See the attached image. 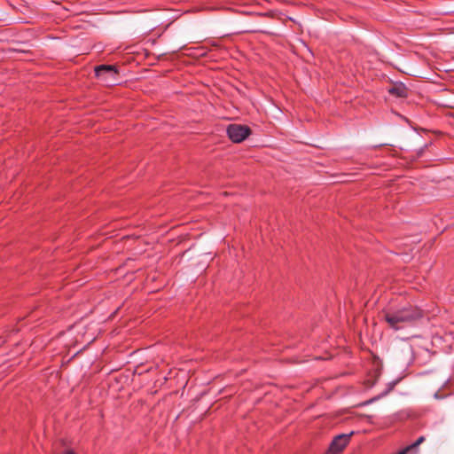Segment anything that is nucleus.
<instances>
[{"label": "nucleus", "mask_w": 454, "mask_h": 454, "mask_svg": "<svg viewBox=\"0 0 454 454\" xmlns=\"http://www.w3.org/2000/svg\"><path fill=\"white\" fill-rule=\"evenodd\" d=\"M421 317L422 310L411 305L401 307L395 310L388 309L384 315L387 323L395 330H399Z\"/></svg>", "instance_id": "obj_1"}, {"label": "nucleus", "mask_w": 454, "mask_h": 454, "mask_svg": "<svg viewBox=\"0 0 454 454\" xmlns=\"http://www.w3.org/2000/svg\"><path fill=\"white\" fill-rule=\"evenodd\" d=\"M96 76L107 86L118 83V71L114 66L102 65L95 68Z\"/></svg>", "instance_id": "obj_2"}, {"label": "nucleus", "mask_w": 454, "mask_h": 454, "mask_svg": "<svg viewBox=\"0 0 454 454\" xmlns=\"http://www.w3.org/2000/svg\"><path fill=\"white\" fill-rule=\"evenodd\" d=\"M251 133L248 127L240 124H230L227 128V135L234 143L244 141Z\"/></svg>", "instance_id": "obj_3"}, {"label": "nucleus", "mask_w": 454, "mask_h": 454, "mask_svg": "<svg viewBox=\"0 0 454 454\" xmlns=\"http://www.w3.org/2000/svg\"><path fill=\"white\" fill-rule=\"evenodd\" d=\"M352 434L353 432H351L350 434H341L335 436L334 439L332 441L326 454L340 453L349 442V439Z\"/></svg>", "instance_id": "obj_4"}, {"label": "nucleus", "mask_w": 454, "mask_h": 454, "mask_svg": "<svg viewBox=\"0 0 454 454\" xmlns=\"http://www.w3.org/2000/svg\"><path fill=\"white\" fill-rule=\"evenodd\" d=\"M388 92L399 98H403L407 96V89L402 83L394 85L388 90Z\"/></svg>", "instance_id": "obj_5"}, {"label": "nucleus", "mask_w": 454, "mask_h": 454, "mask_svg": "<svg viewBox=\"0 0 454 454\" xmlns=\"http://www.w3.org/2000/svg\"><path fill=\"white\" fill-rule=\"evenodd\" d=\"M425 440L424 436H420L414 443H412L411 446L407 447L406 449L401 450L398 454H406L410 450L417 448L421 442H423Z\"/></svg>", "instance_id": "obj_6"}, {"label": "nucleus", "mask_w": 454, "mask_h": 454, "mask_svg": "<svg viewBox=\"0 0 454 454\" xmlns=\"http://www.w3.org/2000/svg\"><path fill=\"white\" fill-rule=\"evenodd\" d=\"M64 454H75L73 450H67Z\"/></svg>", "instance_id": "obj_7"}]
</instances>
